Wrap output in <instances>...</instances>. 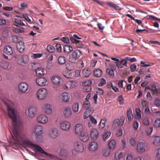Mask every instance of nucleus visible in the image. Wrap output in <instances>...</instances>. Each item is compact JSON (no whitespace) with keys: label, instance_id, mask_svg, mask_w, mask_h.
<instances>
[{"label":"nucleus","instance_id":"obj_1","mask_svg":"<svg viewBox=\"0 0 160 160\" xmlns=\"http://www.w3.org/2000/svg\"><path fill=\"white\" fill-rule=\"evenodd\" d=\"M3 101L7 106L8 116L12 121V132L15 137L18 139L19 136V129L22 125L21 122L17 118L16 111L12 108L13 104L11 101L8 99H5Z\"/></svg>","mask_w":160,"mask_h":160},{"label":"nucleus","instance_id":"obj_2","mask_svg":"<svg viewBox=\"0 0 160 160\" xmlns=\"http://www.w3.org/2000/svg\"><path fill=\"white\" fill-rule=\"evenodd\" d=\"M24 143L26 145H28L30 148H34L37 151L44 153L45 155L48 156L49 157H51L52 155L49 153L45 152L42 148L40 146L33 144L32 142L28 140H25L23 141Z\"/></svg>","mask_w":160,"mask_h":160},{"label":"nucleus","instance_id":"obj_3","mask_svg":"<svg viewBox=\"0 0 160 160\" xmlns=\"http://www.w3.org/2000/svg\"><path fill=\"white\" fill-rule=\"evenodd\" d=\"M73 148L72 150L73 155H75L77 152H82L84 149L83 143L80 141L75 142L73 145Z\"/></svg>","mask_w":160,"mask_h":160},{"label":"nucleus","instance_id":"obj_4","mask_svg":"<svg viewBox=\"0 0 160 160\" xmlns=\"http://www.w3.org/2000/svg\"><path fill=\"white\" fill-rule=\"evenodd\" d=\"M81 55V52L79 50H76L69 55L68 60L70 62L74 63Z\"/></svg>","mask_w":160,"mask_h":160},{"label":"nucleus","instance_id":"obj_5","mask_svg":"<svg viewBox=\"0 0 160 160\" xmlns=\"http://www.w3.org/2000/svg\"><path fill=\"white\" fill-rule=\"evenodd\" d=\"M48 94L47 90L44 88L39 89L37 92V98L40 100L44 99Z\"/></svg>","mask_w":160,"mask_h":160},{"label":"nucleus","instance_id":"obj_6","mask_svg":"<svg viewBox=\"0 0 160 160\" xmlns=\"http://www.w3.org/2000/svg\"><path fill=\"white\" fill-rule=\"evenodd\" d=\"M32 130L36 135L39 136L43 133L44 128L41 125H37L33 127Z\"/></svg>","mask_w":160,"mask_h":160},{"label":"nucleus","instance_id":"obj_7","mask_svg":"<svg viewBox=\"0 0 160 160\" xmlns=\"http://www.w3.org/2000/svg\"><path fill=\"white\" fill-rule=\"evenodd\" d=\"M125 120V118L123 116L119 118L115 119L113 121L112 124L114 128H117V127L121 126L124 124Z\"/></svg>","mask_w":160,"mask_h":160},{"label":"nucleus","instance_id":"obj_8","mask_svg":"<svg viewBox=\"0 0 160 160\" xmlns=\"http://www.w3.org/2000/svg\"><path fill=\"white\" fill-rule=\"evenodd\" d=\"M48 135L49 137L51 138L54 139L56 138L58 135V129L54 128L50 129L48 132Z\"/></svg>","mask_w":160,"mask_h":160},{"label":"nucleus","instance_id":"obj_9","mask_svg":"<svg viewBox=\"0 0 160 160\" xmlns=\"http://www.w3.org/2000/svg\"><path fill=\"white\" fill-rule=\"evenodd\" d=\"M28 56L26 55H23L19 57L17 60V62L19 64L22 65L28 62Z\"/></svg>","mask_w":160,"mask_h":160},{"label":"nucleus","instance_id":"obj_10","mask_svg":"<svg viewBox=\"0 0 160 160\" xmlns=\"http://www.w3.org/2000/svg\"><path fill=\"white\" fill-rule=\"evenodd\" d=\"M28 84L26 82H22L18 85V89L20 92L25 93L28 89Z\"/></svg>","mask_w":160,"mask_h":160},{"label":"nucleus","instance_id":"obj_11","mask_svg":"<svg viewBox=\"0 0 160 160\" xmlns=\"http://www.w3.org/2000/svg\"><path fill=\"white\" fill-rule=\"evenodd\" d=\"M145 144L142 142H138L137 144L136 149L139 152H143L145 151Z\"/></svg>","mask_w":160,"mask_h":160},{"label":"nucleus","instance_id":"obj_12","mask_svg":"<svg viewBox=\"0 0 160 160\" xmlns=\"http://www.w3.org/2000/svg\"><path fill=\"white\" fill-rule=\"evenodd\" d=\"M37 114V109L33 106H31L28 109V115L31 118H34Z\"/></svg>","mask_w":160,"mask_h":160},{"label":"nucleus","instance_id":"obj_13","mask_svg":"<svg viewBox=\"0 0 160 160\" xmlns=\"http://www.w3.org/2000/svg\"><path fill=\"white\" fill-rule=\"evenodd\" d=\"M38 122L40 123L45 124L48 121L47 116L44 114H40L37 118Z\"/></svg>","mask_w":160,"mask_h":160},{"label":"nucleus","instance_id":"obj_14","mask_svg":"<svg viewBox=\"0 0 160 160\" xmlns=\"http://www.w3.org/2000/svg\"><path fill=\"white\" fill-rule=\"evenodd\" d=\"M115 63L117 67L119 68H122V66L126 67L127 66V60L126 59V58L120 61L119 60L118 62H116Z\"/></svg>","mask_w":160,"mask_h":160},{"label":"nucleus","instance_id":"obj_15","mask_svg":"<svg viewBox=\"0 0 160 160\" xmlns=\"http://www.w3.org/2000/svg\"><path fill=\"white\" fill-rule=\"evenodd\" d=\"M13 25L17 27L22 29H24L23 26H25V24L22 21L18 18L15 19V23H14Z\"/></svg>","mask_w":160,"mask_h":160},{"label":"nucleus","instance_id":"obj_16","mask_svg":"<svg viewBox=\"0 0 160 160\" xmlns=\"http://www.w3.org/2000/svg\"><path fill=\"white\" fill-rule=\"evenodd\" d=\"M60 126L62 130L65 131H68L70 128V124L69 122H68L63 121L60 123Z\"/></svg>","mask_w":160,"mask_h":160},{"label":"nucleus","instance_id":"obj_17","mask_svg":"<svg viewBox=\"0 0 160 160\" xmlns=\"http://www.w3.org/2000/svg\"><path fill=\"white\" fill-rule=\"evenodd\" d=\"M36 82L39 86H43L46 84L47 80L44 78L41 77L36 79Z\"/></svg>","mask_w":160,"mask_h":160},{"label":"nucleus","instance_id":"obj_18","mask_svg":"<svg viewBox=\"0 0 160 160\" xmlns=\"http://www.w3.org/2000/svg\"><path fill=\"white\" fill-rule=\"evenodd\" d=\"M98 148V145L97 142L95 141L91 142L88 146L89 150L91 151H96Z\"/></svg>","mask_w":160,"mask_h":160},{"label":"nucleus","instance_id":"obj_19","mask_svg":"<svg viewBox=\"0 0 160 160\" xmlns=\"http://www.w3.org/2000/svg\"><path fill=\"white\" fill-rule=\"evenodd\" d=\"M52 81L54 84L59 85L61 82L62 79L58 76L55 75L52 77Z\"/></svg>","mask_w":160,"mask_h":160},{"label":"nucleus","instance_id":"obj_20","mask_svg":"<svg viewBox=\"0 0 160 160\" xmlns=\"http://www.w3.org/2000/svg\"><path fill=\"white\" fill-rule=\"evenodd\" d=\"M17 50L20 52H23L25 49V47L24 43L22 42H20L17 43Z\"/></svg>","mask_w":160,"mask_h":160},{"label":"nucleus","instance_id":"obj_21","mask_svg":"<svg viewBox=\"0 0 160 160\" xmlns=\"http://www.w3.org/2000/svg\"><path fill=\"white\" fill-rule=\"evenodd\" d=\"M72 113L71 109L69 107L65 108L63 111V114L65 117L69 118Z\"/></svg>","mask_w":160,"mask_h":160},{"label":"nucleus","instance_id":"obj_22","mask_svg":"<svg viewBox=\"0 0 160 160\" xmlns=\"http://www.w3.org/2000/svg\"><path fill=\"white\" fill-rule=\"evenodd\" d=\"M80 135L79 138L81 140L84 142H86L88 141L89 136L87 132H83Z\"/></svg>","mask_w":160,"mask_h":160},{"label":"nucleus","instance_id":"obj_23","mask_svg":"<svg viewBox=\"0 0 160 160\" xmlns=\"http://www.w3.org/2000/svg\"><path fill=\"white\" fill-rule=\"evenodd\" d=\"M45 112L48 114H51L52 112V108L50 105L48 104H45L44 107Z\"/></svg>","mask_w":160,"mask_h":160},{"label":"nucleus","instance_id":"obj_24","mask_svg":"<svg viewBox=\"0 0 160 160\" xmlns=\"http://www.w3.org/2000/svg\"><path fill=\"white\" fill-rule=\"evenodd\" d=\"M76 133L77 135H80L82 133L83 130V127L81 124H77L76 125L75 128Z\"/></svg>","mask_w":160,"mask_h":160},{"label":"nucleus","instance_id":"obj_25","mask_svg":"<svg viewBox=\"0 0 160 160\" xmlns=\"http://www.w3.org/2000/svg\"><path fill=\"white\" fill-rule=\"evenodd\" d=\"M93 109L92 108H90L86 110L83 115V118L84 119H86L88 117H90L91 115L93 112Z\"/></svg>","mask_w":160,"mask_h":160},{"label":"nucleus","instance_id":"obj_26","mask_svg":"<svg viewBox=\"0 0 160 160\" xmlns=\"http://www.w3.org/2000/svg\"><path fill=\"white\" fill-rule=\"evenodd\" d=\"M69 98L70 96L68 93L67 92H64L62 94L61 99L63 102H68L69 101Z\"/></svg>","mask_w":160,"mask_h":160},{"label":"nucleus","instance_id":"obj_27","mask_svg":"<svg viewBox=\"0 0 160 160\" xmlns=\"http://www.w3.org/2000/svg\"><path fill=\"white\" fill-rule=\"evenodd\" d=\"M98 132L96 129H93L91 130L90 136L92 139L93 140L96 139L98 137Z\"/></svg>","mask_w":160,"mask_h":160},{"label":"nucleus","instance_id":"obj_28","mask_svg":"<svg viewBox=\"0 0 160 160\" xmlns=\"http://www.w3.org/2000/svg\"><path fill=\"white\" fill-rule=\"evenodd\" d=\"M153 144L156 146H160V137L156 136L153 137Z\"/></svg>","mask_w":160,"mask_h":160},{"label":"nucleus","instance_id":"obj_29","mask_svg":"<svg viewBox=\"0 0 160 160\" xmlns=\"http://www.w3.org/2000/svg\"><path fill=\"white\" fill-rule=\"evenodd\" d=\"M4 52L6 54L10 55L13 53L12 48L9 46H5L4 49Z\"/></svg>","mask_w":160,"mask_h":160},{"label":"nucleus","instance_id":"obj_30","mask_svg":"<svg viewBox=\"0 0 160 160\" xmlns=\"http://www.w3.org/2000/svg\"><path fill=\"white\" fill-rule=\"evenodd\" d=\"M35 71L36 75L37 76L43 75L45 73L44 69L41 68H38Z\"/></svg>","mask_w":160,"mask_h":160},{"label":"nucleus","instance_id":"obj_31","mask_svg":"<svg viewBox=\"0 0 160 160\" xmlns=\"http://www.w3.org/2000/svg\"><path fill=\"white\" fill-rule=\"evenodd\" d=\"M73 50L72 48L68 45H66L64 46L63 51L66 53H70Z\"/></svg>","mask_w":160,"mask_h":160},{"label":"nucleus","instance_id":"obj_32","mask_svg":"<svg viewBox=\"0 0 160 160\" xmlns=\"http://www.w3.org/2000/svg\"><path fill=\"white\" fill-rule=\"evenodd\" d=\"M116 142L114 140H112L108 144V146L110 149L113 150L116 147Z\"/></svg>","mask_w":160,"mask_h":160},{"label":"nucleus","instance_id":"obj_33","mask_svg":"<svg viewBox=\"0 0 160 160\" xmlns=\"http://www.w3.org/2000/svg\"><path fill=\"white\" fill-rule=\"evenodd\" d=\"M82 72L84 76L86 78L89 77L90 75L92 73L91 71L87 68H84Z\"/></svg>","mask_w":160,"mask_h":160},{"label":"nucleus","instance_id":"obj_34","mask_svg":"<svg viewBox=\"0 0 160 160\" xmlns=\"http://www.w3.org/2000/svg\"><path fill=\"white\" fill-rule=\"evenodd\" d=\"M102 74V71L99 69H96L93 71V74L96 77H100L101 76Z\"/></svg>","mask_w":160,"mask_h":160},{"label":"nucleus","instance_id":"obj_35","mask_svg":"<svg viewBox=\"0 0 160 160\" xmlns=\"http://www.w3.org/2000/svg\"><path fill=\"white\" fill-rule=\"evenodd\" d=\"M63 75L67 78H71L73 77L74 73L71 72H63Z\"/></svg>","mask_w":160,"mask_h":160},{"label":"nucleus","instance_id":"obj_36","mask_svg":"<svg viewBox=\"0 0 160 160\" xmlns=\"http://www.w3.org/2000/svg\"><path fill=\"white\" fill-rule=\"evenodd\" d=\"M127 115L128 117V120L129 121L131 120L133 117V114H132V111L131 109L129 108L127 113Z\"/></svg>","mask_w":160,"mask_h":160},{"label":"nucleus","instance_id":"obj_37","mask_svg":"<svg viewBox=\"0 0 160 160\" xmlns=\"http://www.w3.org/2000/svg\"><path fill=\"white\" fill-rule=\"evenodd\" d=\"M21 37L17 35H13L12 37V41L13 42L15 43H18L20 42H21Z\"/></svg>","mask_w":160,"mask_h":160},{"label":"nucleus","instance_id":"obj_38","mask_svg":"<svg viewBox=\"0 0 160 160\" xmlns=\"http://www.w3.org/2000/svg\"><path fill=\"white\" fill-rule=\"evenodd\" d=\"M59 155L63 157H65L68 155V151L62 148L59 152Z\"/></svg>","mask_w":160,"mask_h":160},{"label":"nucleus","instance_id":"obj_39","mask_svg":"<svg viewBox=\"0 0 160 160\" xmlns=\"http://www.w3.org/2000/svg\"><path fill=\"white\" fill-rule=\"evenodd\" d=\"M110 149L108 148H106L103 149L102 151V155L103 156L107 157L110 154Z\"/></svg>","mask_w":160,"mask_h":160},{"label":"nucleus","instance_id":"obj_40","mask_svg":"<svg viewBox=\"0 0 160 160\" xmlns=\"http://www.w3.org/2000/svg\"><path fill=\"white\" fill-rule=\"evenodd\" d=\"M107 121V119L104 118L101 120L99 124V128H103L105 126V123Z\"/></svg>","mask_w":160,"mask_h":160},{"label":"nucleus","instance_id":"obj_41","mask_svg":"<svg viewBox=\"0 0 160 160\" xmlns=\"http://www.w3.org/2000/svg\"><path fill=\"white\" fill-rule=\"evenodd\" d=\"M58 62L60 64H63L66 62V59L63 56H60L59 57L58 59Z\"/></svg>","mask_w":160,"mask_h":160},{"label":"nucleus","instance_id":"obj_42","mask_svg":"<svg viewBox=\"0 0 160 160\" xmlns=\"http://www.w3.org/2000/svg\"><path fill=\"white\" fill-rule=\"evenodd\" d=\"M90 103L88 100H86L83 102V108L85 109H88V108L90 106Z\"/></svg>","mask_w":160,"mask_h":160},{"label":"nucleus","instance_id":"obj_43","mask_svg":"<svg viewBox=\"0 0 160 160\" xmlns=\"http://www.w3.org/2000/svg\"><path fill=\"white\" fill-rule=\"evenodd\" d=\"M107 3L108 6L112 7L115 10L120 9V8L119 7L114 4L111 2H108Z\"/></svg>","mask_w":160,"mask_h":160},{"label":"nucleus","instance_id":"obj_44","mask_svg":"<svg viewBox=\"0 0 160 160\" xmlns=\"http://www.w3.org/2000/svg\"><path fill=\"white\" fill-rule=\"evenodd\" d=\"M153 126L156 128H158L160 127V119L156 118L154 121Z\"/></svg>","mask_w":160,"mask_h":160},{"label":"nucleus","instance_id":"obj_45","mask_svg":"<svg viewBox=\"0 0 160 160\" xmlns=\"http://www.w3.org/2000/svg\"><path fill=\"white\" fill-rule=\"evenodd\" d=\"M136 112V117L137 118L140 119L141 117V115L140 114L141 110L139 108H137L135 110Z\"/></svg>","mask_w":160,"mask_h":160},{"label":"nucleus","instance_id":"obj_46","mask_svg":"<svg viewBox=\"0 0 160 160\" xmlns=\"http://www.w3.org/2000/svg\"><path fill=\"white\" fill-rule=\"evenodd\" d=\"M79 108V103H74L72 106V110L74 112H78Z\"/></svg>","mask_w":160,"mask_h":160},{"label":"nucleus","instance_id":"obj_47","mask_svg":"<svg viewBox=\"0 0 160 160\" xmlns=\"http://www.w3.org/2000/svg\"><path fill=\"white\" fill-rule=\"evenodd\" d=\"M111 133L110 132H107L105 133L103 137V139L104 141H106L110 137Z\"/></svg>","mask_w":160,"mask_h":160},{"label":"nucleus","instance_id":"obj_48","mask_svg":"<svg viewBox=\"0 0 160 160\" xmlns=\"http://www.w3.org/2000/svg\"><path fill=\"white\" fill-rule=\"evenodd\" d=\"M92 82L90 80H87L83 82H82V85L85 86H90V85L92 84Z\"/></svg>","mask_w":160,"mask_h":160},{"label":"nucleus","instance_id":"obj_49","mask_svg":"<svg viewBox=\"0 0 160 160\" xmlns=\"http://www.w3.org/2000/svg\"><path fill=\"white\" fill-rule=\"evenodd\" d=\"M107 72L111 77H114V72L112 69H107L106 71Z\"/></svg>","mask_w":160,"mask_h":160},{"label":"nucleus","instance_id":"obj_50","mask_svg":"<svg viewBox=\"0 0 160 160\" xmlns=\"http://www.w3.org/2000/svg\"><path fill=\"white\" fill-rule=\"evenodd\" d=\"M47 50L49 52L51 53H53L54 51V47L51 45H48V46L47 48Z\"/></svg>","mask_w":160,"mask_h":160},{"label":"nucleus","instance_id":"obj_51","mask_svg":"<svg viewBox=\"0 0 160 160\" xmlns=\"http://www.w3.org/2000/svg\"><path fill=\"white\" fill-rule=\"evenodd\" d=\"M9 62H3L1 63L2 67L4 69H7L9 66Z\"/></svg>","mask_w":160,"mask_h":160},{"label":"nucleus","instance_id":"obj_52","mask_svg":"<svg viewBox=\"0 0 160 160\" xmlns=\"http://www.w3.org/2000/svg\"><path fill=\"white\" fill-rule=\"evenodd\" d=\"M136 141L133 138H131L129 140V143L132 146H134L136 144Z\"/></svg>","mask_w":160,"mask_h":160},{"label":"nucleus","instance_id":"obj_53","mask_svg":"<svg viewBox=\"0 0 160 160\" xmlns=\"http://www.w3.org/2000/svg\"><path fill=\"white\" fill-rule=\"evenodd\" d=\"M106 83V80L103 78H102L101 79V80L100 82L98 84V86H103V85L105 84Z\"/></svg>","mask_w":160,"mask_h":160},{"label":"nucleus","instance_id":"obj_54","mask_svg":"<svg viewBox=\"0 0 160 160\" xmlns=\"http://www.w3.org/2000/svg\"><path fill=\"white\" fill-rule=\"evenodd\" d=\"M92 88L90 86H85L83 88V90L84 92H88L91 91Z\"/></svg>","mask_w":160,"mask_h":160},{"label":"nucleus","instance_id":"obj_55","mask_svg":"<svg viewBox=\"0 0 160 160\" xmlns=\"http://www.w3.org/2000/svg\"><path fill=\"white\" fill-rule=\"evenodd\" d=\"M156 159V160H160V148L157 150Z\"/></svg>","mask_w":160,"mask_h":160},{"label":"nucleus","instance_id":"obj_56","mask_svg":"<svg viewBox=\"0 0 160 160\" xmlns=\"http://www.w3.org/2000/svg\"><path fill=\"white\" fill-rule=\"evenodd\" d=\"M143 124L145 125H148L149 123V122L148 118H144L143 120Z\"/></svg>","mask_w":160,"mask_h":160},{"label":"nucleus","instance_id":"obj_57","mask_svg":"<svg viewBox=\"0 0 160 160\" xmlns=\"http://www.w3.org/2000/svg\"><path fill=\"white\" fill-rule=\"evenodd\" d=\"M56 49L57 51L59 52H61L62 49L61 48V45L59 44H57L55 46Z\"/></svg>","mask_w":160,"mask_h":160},{"label":"nucleus","instance_id":"obj_58","mask_svg":"<svg viewBox=\"0 0 160 160\" xmlns=\"http://www.w3.org/2000/svg\"><path fill=\"white\" fill-rule=\"evenodd\" d=\"M126 59L127 60H128L132 62H135L136 61V59L134 57L131 58L129 57H126Z\"/></svg>","mask_w":160,"mask_h":160},{"label":"nucleus","instance_id":"obj_59","mask_svg":"<svg viewBox=\"0 0 160 160\" xmlns=\"http://www.w3.org/2000/svg\"><path fill=\"white\" fill-rule=\"evenodd\" d=\"M118 101L119 102L120 104H123L124 102V99L121 96L118 97Z\"/></svg>","mask_w":160,"mask_h":160},{"label":"nucleus","instance_id":"obj_60","mask_svg":"<svg viewBox=\"0 0 160 160\" xmlns=\"http://www.w3.org/2000/svg\"><path fill=\"white\" fill-rule=\"evenodd\" d=\"M80 70H76L74 73V75H75V77H78L80 76Z\"/></svg>","mask_w":160,"mask_h":160},{"label":"nucleus","instance_id":"obj_61","mask_svg":"<svg viewBox=\"0 0 160 160\" xmlns=\"http://www.w3.org/2000/svg\"><path fill=\"white\" fill-rule=\"evenodd\" d=\"M152 131V128L150 127L148 128L146 131V133L148 136H149L151 134Z\"/></svg>","mask_w":160,"mask_h":160},{"label":"nucleus","instance_id":"obj_62","mask_svg":"<svg viewBox=\"0 0 160 160\" xmlns=\"http://www.w3.org/2000/svg\"><path fill=\"white\" fill-rule=\"evenodd\" d=\"M61 40L66 43H68L69 42V39L68 37H62L61 39Z\"/></svg>","mask_w":160,"mask_h":160},{"label":"nucleus","instance_id":"obj_63","mask_svg":"<svg viewBox=\"0 0 160 160\" xmlns=\"http://www.w3.org/2000/svg\"><path fill=\"white\" fill-rule=\"evenodd\" d=\"M136 68V66L134 64L132 65L130 67V69L131 72H134Z\"/></svg>","mask_w":160,"mask_h":160},{"label":"nucleus","instance_id":"obj_64","mask_svg":"<svg viewBox=\"0 0 160 160\" xmlns=\"http://www.w3.org/2000/svg\"><path fill=\"white\" fill-rule=\"evenodd\" d=\"M133 126L135 130H136L137 129L138 126V123L137 121H135L134 122Z\"/></svg>","mask_w":160,"mask_h":160}]
</instances>
